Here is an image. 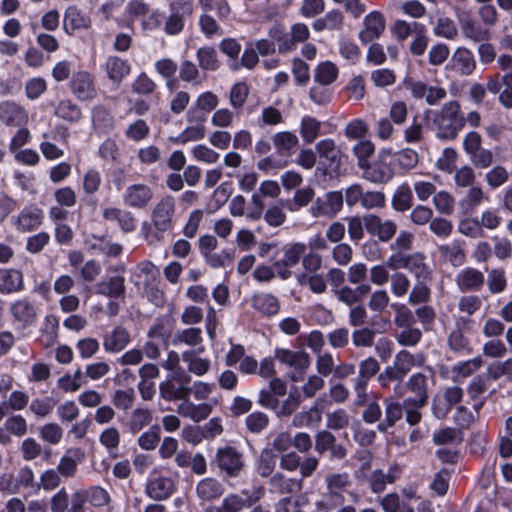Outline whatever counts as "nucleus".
Instances as JSON below:
<instances>
[{"instance_id":"f257e3e1","label":"nucleus","mask_w":512,"mask_h":512,"mask_svg":"<svg viewBox=\"0 0 512 512\" xmlns=\"http://www.w3.org/2000/svg\"><path fill=\"white\" fill-rule=\"evenodd\" d=\"M465 123L464 118L459 114V105L457 102H448L442 109L434 114L432 129L440 139H454Z\"/></svg>"},{"instance_id":"f03ea898","label":"nucleus","mask_w":512,"mask_h":512,"mask_svg":"<svg viewBox=\"0 0 512 512\" xmlns=\"http://www.w3.org/2000/svg\"><path fill=\"white\" fill-rule=\"evenodd\" d=\"M315 149L319 156L317 172L329 179L335 178L341 166V153L335 141L330 138L320 140Z\"/></svg>"},{"instance_id":"7ed1b4c3","label":"nucleus","mask_w":512,"mask_h":512,"mask_svg":"<svg viewBox=\"0 0 512 512\" xmlns=\"http://www.w3.org/2000/svg\"><path fill=\"white\" fill-rule=\"evenodd\" d=\"M274 359L290 369L287 377L292 382L301 381L311 364L309 354L303 350L276 348L274 350Z\"/></svg>"},{"instance_id":"20e7f679","label":"nucleus","mask_w":512,"mask_h":512,"mask_svg":"<svg viewBox=\"0 0 512 512\" xmlns=\"http://www.w3.org/2000/svg\"><path fill=\"white\" fill-rule=\"evenodd\" d=\"M363 178L372 183H386L396 174L392 161L391 149H381L377 159L369 162L363 169Z\"/></svg>"},{"instance_id":"39448f33","label":"nucleus","mask_w":512,"mask_h":512,"mask_svg":"<svg viewBox=\"0 0 512 512\" xmlns=\"http://www.w3.org/2000/svg\"><path fill=\"white\" fill-rule=\"evenodd\" d=\"M428 374L424 372H416L412 374L406 381L407 390L413 394L404 400V406L412 405L413 408L423 407L428 401L429 381L434 380V372L432 368H427Z\"/></svg>"},{"instance_id":"423d86ee","label":"nucleus","mask_w":512,"mask_h":512,"mask_svg":"<svg viewBox=\"0 0 512 512\" xmlns=\"http://www.w3.org/2000/svg\"><path fill=\"white\" fill-rule=\"evenodd\" d=\"M388 265L392 270L404 268L409 270L417 280H427L431 271L425 263V256L421 253L410 255H391L388 258Z\"/></svg>"},{"instance_id":"0eeeda50","label":"nucleus","mask_w":512,"mask_h":512,"mask_svg":"<svg viewBox=\"0 0 512 512\" xmlns=\"http://www.w3.org/2000/svg\"><path fill=\"white\" fill-rule=\"evenodd\" d=\"M207 116L195 109H189L186 113L188 125L179 135L171 138L175 144L184 145L188 142H195L205 137V126Z\"/></svg>"},{"instance_id":"6e6552de","label":"nucleus","mask_w":512,"mask_h":512,"mask_svg":"<svg viewBox=\"0 0 512 512\" xmlns=\"http://www.w3.org/2000/svg\"><path fill=\"white\" fill-rule=\"evenodd\" d=\"M44 221V212L35 204L23 207L18 214L11 217L12 227L21 233L37 230Z\"/></svg>"},{"instance_id":"1a4fd4ad","label":"nucleus","mask_w":512,"mask_h":512,"mask_svg":"<svg viewBox=\"0 0 512 512\" xmlns=\"http://www.w3.org/2000/svg\"><path fill=\"white\" fill-rule=\"evenodd\" d=\"M175 490V482L169 476H163L158 468H154L146 482V495L157 501L169 498Z\"/></svg>"},{"instance_id":"9d476101","label":"nucleus","mask_w":512,"mask_h":512,"mask_svg":"<svg viewBox=\"0 0 512 512\" xmlns=\"http://www.w3.org/2000/svg\"><path fill=\"white\" fill-rule=\"evenodd\" d=\"M306 251L304 243H292L283 248V257L273 263L277 276L287 280L292 276L291 268L298 264Z\"/></svg>"},{"instance_id":"9b49d317","label":"nucleus","mask_w":512,"mask_h":512,"mask_svg":"<svg viewBox=\"0 0 512 512\" xmlns=\"http://www.w3.org/2000/svg\"><path fill=\"white\" fill-rule=\"evenodd\" d=\"M344 196L341 191H331L318 197L311 205L310 214L315 217L334 218L343 207Z\"/></svg>"},{"instance_id":"f8f14e48","label":"nucleus","mask_w":512,"mask_h":512,"mask_svg":"<svg viewBox=\"0 0 512 512\" xmlns=\"http://www.w3.org/2000/svg\"><path fill=\"white\" fill-rule=\"evenodd\" d=\"M325 483L327 499L335 506L342 505L345 502L344 493L348 491L351 484L349 474L346 472L329 473L325 476Z\"/></svg>"},{"instance_id":"ddd939ff","label":"nucleus","mask_w":512,"mask_h":512,"mask_svg":"<svg viewBox=\"0 0 512 512\" xmlns=\"http://www.w3.org/2000/svg\"><path fill=\"white\" fill-rule=\"evenodd\" d=\"M170 14L164 23V31L168 35L180 34L185 25L184 14L191 12L190 4L186 0H174L169 4Z\"/></svg>"},{"instance_id":"4468645a","label":"nucleus","mask_w":512,"mask_h":512,"mask_svg":"<svg viewBox=\"0 0 512 512\" xmlns=\"http://www.w3.org/2000/svg\"><path fill=\"white\" fill-rule=\"evenodd\" d=\"M386 21L383 14L379 11H372L368 13L362 23V28L359 31L358 37L363 44H368L378 39L384 32Z\"/></svg>"},{"instance_id":"2eb2a0df","label":"nucleus","mask_w":512,"mask_h":512,"mask_svg":"<svg viewBox=\"0 0 512 512\" xmlns=\"http://www.w3.org/2000/svg\"><path fill=\"white\" fill-rule=\"evenodd\" d=\"M364 225L370 235L378 237L382 242L391 240L397 231V225L394 221L382 220L374 214L364 216Z\"/></svg>"},{"instance_id":"dca6fc26","label":"nucleus","mask_w":512,"mask_h":512,"mask_svg":"<svg viewBox=\"0 0 512 512\" xmlns=\"http://www.w3.org/2000/svg\"><path fill=\"white\" fill-rule=\"evenodd\" d=\"M122 198L126 206L142 209L148 206L153 198V190L147 184L135 183L125 189Z\"/></svg>"},{"instance_id":"f3484780","label":"nucleus","mask_w":512,"mask_h":512,"mask_svg":"<svg viewBox=\"0 0 512 512\" xmlns=\"http://www.w3.org/2000/svg\"><path fill=\"white\" fill-rule=\"evenodd\" d=\"M426 357L423 353L412 354L408 350H400L390 365L401 380L415 367H423Z\"/></svg>"},{"instance_id":"a211bd4d","label":"nucleus","mask_w":512,"mask_h":512,"mask_svg":"<svg viewBox=\"0 0 512 512\" xmlns=\"http://www.w3.org/2000/svg\"><path fill=\"white\" fill-rule=\"evenodd\" d=\"M216 459L219 468L228 476H237L243 467L242 455L230 446L219 448Z\"/></svg>"},{"instance_id":"6ab92c4d","label":"nucleus","mask_w":512,"mask_h":512,"mask_svg":"<svg viewBox=\"0 0 512 512\" xmlns=\"http://www.w3.org/2000/svg\"><path fill=\"white\" fill-rule=\"evenodd\" d=\"M102 69L107 78L117 86L131 73L129 62L116 55L108 56L102 64Z\"/></svg>"},{"instance_id":"aec40b11","label":"nucleus","mask_w":512,"mask_h":512,"mask_svg":"<svg viewBox=\"0 0 512 512\" xmlns=\"http://www.w3.org/2000/svg\"><path fill=\"white\" fill-rule=\"evenodd\" d=\"M85 459V452L79 447H70L61 456L57 471L64 478H72L77 473L78 465Z\"/></svg>"},{"instance_id":"412c9836","label":"nucleus","mask_w":512,"mask_h":512,"mask_svg":"<svg viewBox=\"0 0 512 512\" xmlns=\"http://www.w3.org/2000/svg\"><path fill=\"white\" fill-rule=\"evenodd\" d=\"M0 121L10 127L24 126L28 121V113L13 101H3L0 103Z\"/></svg>"},{"instance_id":"4be33fe9","label":"nucleus","mask_w":512,"mask_h":512,"mask_svg":"<svg viewBox=\"0 0 512 512\" xmlns=\"http://www.w3.org/2000/svg\"><path fill=\"white\" fill-rule=\"evenodd\" d=\"M175 203L172 197L162 198L153 209L152 222L160 231H166L171 227L174 215Z\"/></svg>"},{"instance_id":"5701e85b","label":"nucleus","mask_w":512,"mask_h":512,"mask_svg":"<svg viewBox=\"0 0 512 512\" xmlns=\"http://www.w3.org/2000/svg\"><path fill=\"white\" fill-rule=\"evenodd\" d=\"M9 310L14 321L18 322L23 328L31 326L36 321V309L27 299L12 302Z\"/></svg>"},{"instance_id":"b1692460","label":"nucleus","mask_w":512,"mask_h":512,"mask_svg":"<svg viewBox=\"0 0 512 512\" xmlns=\"http://www.w3.org/2000/svg\"><path fill=\"white\" fill-rule=\"evenodd\" d=\"M91 24V18L76 6H69L65 10L63 28L68 35L74 34L76 30L88 29Z\"/></svg>"},{"instance_id":"393cba45","label":"nucleus","mask_w":512,"mask_h":512,"mask_svg":"<svg viewBox=\"0 0 512 512\" xmlns=\"http://www.w3.org/2000/svg\"><path fill=\"white\" fill-rule=\"evenodd\" d=\"M24 289L23 273L14 268L0 269V293L13 294Z\"/></svg>"},{"instance_id":"a878e982","label":"nucleus","mask_w":512,"mask_h":512,"mask_svg":"<svg viewBox=\"0 0 512 512\" xmlns=\"http://www.w3.org/2000/svg\"><path fill=\"white\" fill-rule=\"evenodd\" d=\"M130 343V334L122 326H116L103 338V347L106 352L118 353Z\"/></svg>"},{"instance_id":"bb28decb","label":"nucleus","mask_w":512,"mask_h":512,"mask_svg":"<svg viewBox=\"0 0 512 512\" xmlns=\"http://www.w3.org/2000/svg\"><path fill=\"white\" fill-rule=\"evenodd\" d=\"M102 216L106 221L116 222L124 232H132L136 228V220L132 213L127 210L106 207L102 211Z\"/></svg>"},{"instance_id":"cd10ccee","label":"nucleus","mask_w":512,"mask_h":512,"mask_svg":"<svg viewBox=\"0 0 512 512\" xmlns=\"http://www.w3.org/2000/svg\"><path fill=\"white\" fill-rule=\"evenodd\" d=\"M418 160V153L411 148H404L400 151L391 149V161L396 173H405L413 169Z\"/></svg>"},{"instance_id":"c85d7f7f","label":"nucleus","mask_w":512,"mask_h":512,"mask_svg":"<svg viewBox=\"0 0 512 512\" xmlns=\"http://www.w3.org/2000/svg\"><path fill=\"white\" fill-rule=\"evenodd\" d=\"M71 86L73 93L80 100H87L94 96L93 78L86 71L77 72L72 78Z\"/></svg>"},{"instance_id":"c756f323","label":"nucleus","mask_w":512,"mask_h":512,"mask_svg":"<svg viewBox=\"0 0 512 512\" xmlns=\"http://www.w3.org/2000/svg\"><path fill=\"white\" fill-rule=\"evenodd\" d=\"M178 412L185 418H189L194 422H200L211 414L212 406L209 403L194 404L189 400H185L179 404Z\"/></svg>"},{"instance_id":"7c9ffc66","label":"nucleus","mask_w":512,"mask_h":512,"mask_svg":"<svg viewBox=\"0 0 512 512\" xmlns=\"http://www.w3.org/2000/svg\"><path fill=\"white\" fill-rule=\"evenodd\" d=\"M400 471L398 467H389L387 472L380 469L374 470L370 477L369 483L373 493H381L385 490L387 484L393 483L399 477Z\"/></svg>"},{"instance_id":"2f4dec72","label":"nucleus","mask_w":512,"mask_h":512,"mask_svg":"<svg viewBox=\"0 0 512 512\" xmlns=\"http://www.w3.org/2000/svg\"><path fill=\"white\" fill-rule=\"evenodd\" d=\"M251 302L254 309L266 316L276 315L280 309L277 297L270 293L255 294Z\"/></svg>"},{"instance_id":"473e14b6","label":"nucleus","mask_w":512,"mask_h":512,"mask_svg":"<svg viewBox=\"0 0 512 512\" xmlns=\"http://www.w3.org/2000/svg\"><path fill=\"white\" fill-rule=\"evenodd\" d=\"M198 497L203 501H212L224 493L223 485L214 478H204L196 486Z\"/></svg>"},{"instance_id":"72a5a7b5","label":"nucleus","mask_w":512,"mask_h":512,"mask_svg":"<svg viewBox=\"0 0 512 512\" xmlns=\"http://www.w3.org/2000/svg\"><path fill=\"white\" fill-rule=\"evenodd\" d=\"M158 276L157 267L150 261L140 262L133 270L132 280L139 288L147 286Z\"/></svg>"},{"instance_id":"f704fd0d","label":"nucleus","mask_w":512,"mask_h":512,"mask_svg":"<svg viewBox=\"0 0 512 512\" xmlns=\"http://www.w3.org/2000/svg\"><path fill=\"white\" fill-rule=\"evenodd\" d=\"M182 360L187 364L188 371L198 377L208 373L211 368V361L197 356V351H184Z\"/></svg>"},{"instance_id":"c9c22d12","label":"nucleus","mask_w":512,"mask_h":512,"mask_svg":"<svg viewBox=\"0 0 512 512\" xmlns=\"http://www.w3.org/2000/svg\"><path fill=\"white\" fill-rule=\"evenodd\" d=\"M454 68L462 75H470L476 68L473 54L465 48H458L452 57Z\"/></svg>"},{"instance_id":"e433bc0d","label":"nucleus","mask_w":512,"mask_h":512,"mask_svg":"<svg viewBox=\"0 0 512 512\" xmlns=\"http://www.w3.org/2000/svg\"><path fill=\"white\" fill-rule=\"evenodd\" d=\"M338 76V67L331 61L320 62L314 71V79L321 85L332 84Z\"/></svg>"},{"instance_id":"4c0bfd02","label":"nucleus","mask_w":512,"mask_h":512,"mask_svg":"<svg viewBox=\"0 0 512 512\" xmlns=\"http://www.w3.org/2000/svg\"><path fill=\"white\" fill-rule=\"evenodd\" d=\"M298 284L301 286H308L309 289L315 294H322L327 289V282L322 274L318 273H299L296 276Z\"/></svg>"},{"instance_id":"58836bf2","label":"nucleus","mask_w":512,"mask_h":512,"mask_svg":"<svg viewBox=\"0 0 512 512\" xmlns=\"http://www.w3.org/2000/svg\"><path fill=\"white\" fill-rule=\"evenodd\" d=\"M202 343V330L197 327H190L178 330L172 339V344L177 346L185 344L188 346H197Z\"/></svg>"},{"instance_id":"ea45409f","label":"nucleus","mask_w":512,"mask_h":512,"mask_svg":"<svg viewBox=\"0 0 512 512\" xmlns=\"http://www.w3.org/2000/svg\"><path fill=\"white\" fill-rule=\"evenodd\" d=\"M273 144L277 152L281 155L290 154L298 145V137L290 131L276 133L272 138Z\"/></svg>"},{"instance_id":"a19ab883","label":"nucleus","mask_w":512,"mask_h":512,"mask_svg":"<svg viewBox=\"0 0 512 512\" xmlns=\"http://www.w3.org/2000/svg\"><path fill=\"white\" fill-rule=\"evenodd\" d=\"M152 421V412L146 408H136L131 412L128 420V428L135 434L148 426Z\"/></svg>"},{"instance_id":"79ce46f5","label":"nucleus","mask_w":512,"mask_h":512,"mask_svg":"<svg viewBox=\"0 0 512 512\" xmlns=\"http://www.w3.org/2000/svg\"><path fill=\"white\" fill-rule=\"evenodd\" d=\"M125 286L122 277H112L107 282L96 285V293L111 298H118L124 294Z\"/></svg>"},{"instance_id":"37998d69","label":"nucleus","mask_w":512,"mask_h":512,"mask_svg":"<svg viewBox=\"0 0 512 512\" xmlns=\"http://www.w3.org/2000/svg\"><path fill=\"white\" fill-rule=\"evenodd\" d=\"M191 377L187 375L184 371H181L180 375H170L165 381L161 382L159 385V391L162 398L167 401H174L177 397L175 391V384L173 381H177L179 383H188L190 382Z\"/></svg>"},{"instance_id":"c03bdc74","label":"nucleus","mask_w":512,"mask_h":512,"mask_svg":"<svg viewBox=\"0 0 512 512\" xmlns=\"http://www.w3.org/2000/svg\"><path fill=\"white\" fill-rule=\"evenodd\" d=\"M412 191L408 184L400 185L392 198V207L399 212H404L412 206Z\"/></svg>"},{"instance_id":"a18cd8bd","label":"nucleus","mask_w":512,"mask_h":512,"mask_svg":"<svg viewBox=\"0 0 512 512\" xmlns=\"http://www.w3.org/2000/svg\"><path fill=\"white\" fill-rule=\"evenodd\" d=\"M380 506L384 512H414L413 507L401 500L396 493L385 495L380 501Z\"/></svg>"},{"instance_id":"49530a36","label":"nucleus","mask_w":512,"mask_h":512,"mask_svg":"<svg viewBox=\"0 0 512 512\" xmlns=\"http://www.w3.org/2000/svg\"><path fill=\"white\" fill-rule=\"evenodd\" d=\"M269 36L273 40V42H277L278 51L280 53H287L295 50V45H293V40L291 39V36L285 32L282 26H272L269 30Z\"/></svg>"},{"instance_id":"de8ad7c7","label":"nucleus","mask_w":512,"mask_h":512,"mask_svg":"<svg viewBox=\"0 0 512 512\" xmlns=\"http://www.w3.org/2000/svg\"><path fill=\"white\" fill-rule=\"evenodd\" d=\"M424 25L418 22L409 23L405 20L398 19L392 26V32L399 41L406 40L413 32H424Z\"/></svg>"},{"instance_id":"09e8293b","label":"nucleus","mask_w":512,"mask_h":512,"mask_svg":"<svg viewBox=\"0 0 512 512\" xmlns=\"http://www.w3.org/2000/svg\"><path fill=\"white\" fill-rule=\"evenodd\" d=\"M433 33L438 37L452 40L457 36L458 30L452 19L441 15L437 18L433 27Z\"/></svg>"},{"instance_id":"8fccbe9b","label":"nucleus","mask_w":512,"mask_h":512,"mask_svg":"<svg viewBox=\"0 0 512 512\" xmlns=\"http://www.w3.org/2000/svg\"><path fill=\"white\" fill-rule=\"evenodd\" d=\"M321 123L311 116H304L300 124V135L305 143H312L320 133Z\"/></svg>"},{"instance_id":"3c124183","label":"nucleus","mask_w":512,"mask_h":512,"mask_svg":"<svg viewBox=\"0 0 512 512\" xmlns=\"http://www.w3.org/2000/svg\"><path fill=\"white\" fill-rule=\"evenodd\" d=\"M55 115L68 122H77L81 118V111L71 100H61L55 109Z\"/></svg>"},{"instance_id":"603ef678","label":"nucleus","mask_w":512,"mask_h":512,"mask_svg":"<svg viewBox=\"0 0 512 512\" xmlns=\"http://www.w3.org/2000/svg\"><path fill=\"white\" fill-rule=\"evenodd\" d=\"M390 296L386 289H377L370 294L368 307L376 313H383L388 307L391 308Z\"/></svg>"},{"instance_id":"864d4df0","label":"nucleus","mask_w":512,"mask_h":512,"mask_svg":"<svg viewBox=\"0 0 512 512\" xmlns=\"http://www.w3.org/2000/svg\"><path fill=\"white\" fill-rule=\"evenodd\" d=\"M197 60L203 70L214 71L219 67L217 52L212 47H202L197 51Z\"/></svg>"},{"instance_id":"5fc2aeb1","label":"nucleus","mask_w":512,"mask_h":512,"mask_svg":"<svg viewBox=\"0 0 512 512\" xmlns=\"http://www.w3.org/2000/svg\"><path fill=\"white\" fill-rule=\"evenodd\" d=\"M218 104V96L211 91H205L197 96L194 106L190 109H195L198 112L206 115L207 113L214 110Z\"/></svg>"},{"instance_id":"6e6d98bb","label":"nucleus","mask_w":512,"mask_h":512,"mask_svg":"<svg viewBox=\"0 0 512 512\" xmlns=\"http://www.w3.org/2000/svg\"><path fill=\"white\" fill-rule=\"evenodd\" d=\"M4 426L10 437H22L28 431L26 419L20 414H13L6 418Z\"/></svg>"},{"instance_id":"4d7b16f0","label":"nucleus","mask_w":512,"mask_h":512,"mask_svg":"<svg viewBox=\"0 0 512 512\" xmlns=\"http://www.w3.org/2000/svg\"><path fill=\"white\" fill-rule=\"evenodd\" d=\"M410 286V279L403 272H395L391 275L390 291L395 297H404L408 293Z\"/></svg>"},{"instance_id":"13d9d810","label":"nucleus","mask_w":512,"mask_h":512,"mask_svg":"<svg viewBox=\"0 0 512 512\" xmlns=\"http://www.w3.org/2000/svg\"><path fill=\"white\" fill-rule=\"evenodd\" d=\"M205 262L212 268H222L233 263L234 254L231 249H222L219 252H212L204 257Z\"/></svg>"},{"instance_id":"bf43d9fd","label":"nucleus","mask_w":512,"mask_h":512,"mask_svg":"<svg viewBox=\"0 0 512 512\" xmlns=\"http://www.w3.org/2000/svg\"><path fill=\"white\" fill-rule=\"evenodd\" d=\"M160 433V427L158 425H152L138 437L137 443L143 450H154L160 441Z\"/></svg>"},{"instance_id":"052dcab7","label":"nucleus","mask_w":512,"mask_h":512,"mask_svg":"<svg viewBox=\"0 0 512 512\" xmlns=\"http://www.w3.org/2000/svg\"><path fill=\"white\" fill-rule=\"evenodd\" d=\"M111 401L117 409L128 411L134 404L135 392L132 388L117 389L113 393Z\"/></svg>"},{"instance_id":"680f3d73","label":"nucleus","mask_w":512,"mask_h":512,"mask_svg":"<svg viewBox=\"0 0 512 512\" xmlns=\"http://www.w3.org/2000/svg\"><path fill=\"white\" fill-rule=\"evenodd\" d=\"M374 151L375 145L370 140H361L353 147V153L357 158L360 169H363L369 163V158Z\"/></svg>"},{"instance_id":"e2e57ef3","label":"nucleus","mask_w":512,"mask_h":512,"mask_svg":"<svg viewBox=\"0 0 512 512\" xmlns=\"http://www.w3.org/2000/svg\"><path fill=\"white\" fill-rule=\"evenodd\" d=\"M480 367V359L474 358L469 361L460 362L452 368V379L454 381H461L466 377L470 376L472 372L476 371Z\"/></svg>"},{"instance_id":"0e129e2a","label":"nucleus","mask_w":512,"mask_h":512,"mask_svg":"<svg viewBox=\"0 0 512 512\" xmlns=\"http://www.w3.org/2000/svg\"><path fill=\"white\" fill-rule=\"evenodd\" d=\"M191 154L196 161L205 164H215L220 158L218 152L203 144L195 145L191 149Z\"/></svg>"},{"instance_id":"69168bd1","label":"nucleus","mask_w":512,"mask_h":512,"mask_svg":"<svg viewBox=\"0 0 512 512\" xmlns=\"http://www.w3.org/2000/svg\"><path fill=\"white\" fill-rule=\"evenodd\" d=\"M39 436L44 442L57 445L63 437V430L57 423H46L40 428Z\"/></svg>"},{"instance_id":"338daca9","label":"nucleus","mask_w":512,"mask_h":512,"mask_svg":"<svg viewBox=\"0 0 512 512\" xmlns=\"http://www.w3.org/2000/svg\"><path fill=\"white\" fill-rule=\"evenodd\" d=\"M463 147L472 162L478 163L480 161V135L478 132L468 133L464 138Z\"/></svg>"},{"instance_id":"774afa93","label":"nucleus","mask_w":512,"mask_h":512,"mask_svg":"<svg viewBox=\"0 0 512 512\" xmlns=\"http://www.w3.org/2000/svg\"><path fill=\"white\" fill-rule=\"evenodd\" d=\"M315 366L317 373L322 377H327L335 370L334 357L330 352H320L316 356Z\"/></svg>"}]
</instances>
